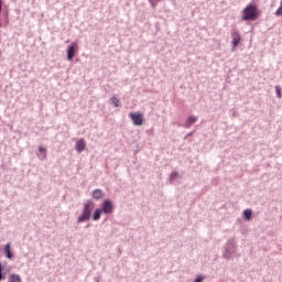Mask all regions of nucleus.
<instances>
[{
	"instance_id": "f257e3e1",
	"label": "nucleus",
	"mask_w": 282,
	"mask_h": 282,
	"mask_svg": "<svg viewBox=\"0 0 282 282\" xmlns=\"http://www.w3.org/2000/svg\"><path fill=\"white\" fill-rule=\"evenodd\" d=\"M241 21H257L261 17L259 7L256 3H249L241 12Z\"/></svg>"
},
{
	"instance_id": "f03ea898",
	"label": "nucleus",
	"mask_w": 282,
	"mask_h": 282,
	"mask_svg": "<svg viewBox=\"0 0 282 282\" xmlns=\"http://www.w3.org/2000/svg\"><path fill=\"white\" fill-rule=\"evenodd\" d=\"M82 214L77 217V224H85L91 219V213L94 212V200L88 199L83 204Z\"/></svg>"
},
{
	"instance_id": "7ed1b4c3",
	"label": "nucleus",
	"mask_w": 282,
	"mask_h": 282,
	"mask_svg": "<svg viewBox=\"0 0 282 282\" xmlns=\"http://www.w3.org/2000/svg\"><path fill=\"white\" fill-rule=\"evenodd\" d=\"M235 254H237V242H235V239H229L225 245L223 257L224 259H232Z\"/></svg>"
},
{
	"instance_id": "20e7f679",
	"label": "nucleus",
	"mask_w": 282,
	"mask_h": 282,
	"mask_svg": "<svg viewBox=\"0 0 282 282\" xmlns=\"http://www.w3.org/2000/svg\"><path fill=\"white\" fill-rule=\"evenodd\" d=\"M129 118L133 122L134 127H142V124H144V115L141 112H130Z\"/></svg>"
},
{
	"instance_id": "39448f33",
	"label": "nucleus",
	"mask_w": 282,
	"mask_h": 282,
	"mask_svg": "<svg viewBox=\"0 0 282 282\" xmlns=\"http://www.w3.org/2000/svg\"><path fill=\"white\" fill-rule=\"evenodd\" d=\"M113 202L109 198H106L102 203H101V208L100 210L105 214V215H111V213H113Z\"/></svg>"
},
{
	"instance_id": "423d86ee",
	"label": "nucleus",
	"mask_w": 282,
	"mask_h": 282,
	"mask_svg": "<svg viewBox=\"0 0 282 282\" xmlns=\"http://www.w3.org/2000/svg\"><path fill=\"white\" fill-rule=\"evenodd\" d=\"M76 52H78V44L77 43H72L68 45L66 50V58L67 61H74V56H76Z\"/></svg>"
},
{
	"instance_id": "0eeeda50",
	"label": "nucleus",
	"mask_w": 282,
	"mask_h": 282,
	"mask_svg": "<svg viewBox=\"0 0 282 282\" xmlns=\"http://www.w3.org/2000/svg\"><path fill=\"white\" fill-rule=\"evenodd\" d=\"M3 254L9 261H14V249H12V242H8L3 248Z\"/></svg>"
},
{
	"instance_id": "6e6552de",
	"label": "nucleus",
	"mask_w": 282,
	"mask_h": 282,
	"mask_svg": "<svg viewBox=\"0 0 282 282\" xmlns=\"http://www.w3.org/2000/svg\"><path fill=\"white\" fill-rule=\"evenodd\" d=\"M87 148V143L85 142V139H80L75 143V149L77 153H83L85 149Z\"/></svg>"
},
{
	"instance_id": "1a4fd4ad",
	"label": "nucleus",
	"mask_w": 282,
	"mask_h": 282,
	"mask_svg": "<svg viewBox=\"0 0 282 282\" xmlns=\"http://www.w3.org/2000/svg\"><path fill=\"white\" fill-rule=\"evenodd\" d=\"M231 37H232V42H231L232 47L234 48L238 47L239 43H241V35H239L238 32H232Z\"/></svg>"
},
{
	"instance_id": "9d476101",
	"label": "nucleus",
	"mask_w": 282,
	"mask_h": 282,
	"mask_svg": "<svg viewBox=\"0 0 282 282\" xmlns=\"http://www.w3.org/2000/svg\"><path fill=\"white\" fill-rule=\"evenodd\" d=\"M93 199H104L105 197V191L97 188L95 191H93Z\"/></svg>"
},
{
	"instance_id": "9b49d317",
	"label": "nucleus",
	"mask_w": 282,
	"mask_h": 282,
	"mask_svg": "<svg viewBox=\"0 0 282 282\" xmlns=\"http://www.w3.org/2000/svg\"><path fill=\"white\" fill-rule=\"evenodd\" d=\"M196 122H197V117L189 116L185 122V129H191V127H193V124H195Z\"/></svg>"
},
{
	"instance_id": "f8f14e48",
	"label": "nucleus",
	"mask_w": 282,
	"mask_h": 282,
	"mask_svg": "<svg viewBox=\"0 0 282 282\" xmlns=\"http://www.w3.org/2000/svg\"><path fill=\"white\" fill-rule=\"evenodd\" d=\"M102 215V209L96 208L95 212L93 213V219L94 221L100 220V216Z\"/></svg>"
},
{
	"instance_id": "ddd939ff",
	"label": "nucleus",
	"mask_w": 282,
	"mask_h": 282,
	"mask_svg": "<svg viewBox=\"0 0 282 282\" xmlns=\"http://www.w3.org/2000/svg\"><path fill=\"white\" fill-rule=\"evenodd\" d=\"M110 102L113 107H122V102L116 96L110 98Z\"/></svg>"
},
{
	"instance_id": "4468645a",
	"label": "nucleus",
	"mask_w": 282,
	"mask_h": 282,
	"mask_svg": "<svg viewBox=\"0 0 282 282\" xmlns=\"http://www.w3.org/2000/svg\"><path fill=\"white\" fill-rule=\"evenodd\" d=\"M243 217L247 219V221H250V219H252V209H245Z\"/></svg>"
},
{
	"instance_id": "2eb2a0df",
	"label": "nucleus",
	"mask_w": 282,
	"mask_h": 282,
	"mask_svg": "<svg viewBox=\"0 0 282 282\" xmlns=\"http://www.w3.org/2000/svg\"><path fill=\"white\" fill-rule=\"evenodd\" d=\"M39 153L41 154V160H45L46 155H47V150L43 147L39 148Z\"/></svg>"
},
{
	"instance_id": "dca6fc26",
	"label": "nucleus",
	"mask_w": 282,
	"mask_h": 282,
	"mask_svg": "<svg viewBox=\"0 0 282 282\" xmlns=\"http://www.w3.org/2000/svg\"><path fill=\"white\" fill-rule=\"evenodd\" d=\"M9 282H21V276L19 274H11L9 276Z\"/></svg>"
},
{
	"instance_id": "f3484780",
	"label": "nucleus",
	"mask_w": 282,
	"mask_h": 282,
	"mask_svg": "<svg viewBox=\"0 0 282 282\" xmlns=\"http://www.w3.org/2000/svg\"><path fill=\"white\" fill-rule=\"evenodd\" d=\"M275 94L278 98H282V88L281 86L276 85L275 86Z\"/></svg>"
},
{
	"instance_id": "a211bd4d",
	"label": "nucleus",
	"mask_w": 282,
	"mask_h": 282,
	"mask_svg": "<svg viewBox=\"0 0 282 282\" xmlns=\"http://www.w3.org/2000/svg\"><path fill=\"white\" fill-rule=\"evenodd\" d=\"M275 17H282V1L280 8L275 11Z\"/></svg>"
},
{
	"instance_id": "6ab92c4d",
	"label": "nucleus",
	"mask_w": 282,
	"mask_h": 282,
	"mask_svg": "<svg viewBox=\"0 0 282 282\" xmlns=\"http://www.w3.org/2000/svg\"><path fill=\"white\" fill-rule=\"evenodd\" d=\"M193 282H204V276L198 275Z\"/></svg>"
},
{
	"instance_id": "aec40b11",
	"label": "nucleus",
	"mask_w": 282,
	"mask_h": 282,
	"mask_svg": "<svg viewBox=\"0 0 282 282\" xmlns=\"http://www.w3.org/2000/svg\"><path fill=\"white\" fill-rule=\"evenodd\" d=\"M192 135H195V131H192V132L187 133V134L184 137V140H187V138H192Z\"/></svg>"
},
{
	"instance_id": "412c9836",
	"label": "nucleus",
	"mask_w": 282,
	"mask_h": 282,
	"mask_svg": "<svg viewBox=\"0 0 282 282\" xmlns=\"http://www.w3.org/2000/svg\"><path fill=\"white\" fill-rule=\"evenodd\" d=\"M156 1H162V0H156ZM149 2L151 3L152 8H156L158 3L153 2V0H149Z\"/></svg>"
},
{
	"instance_id": "4be33fe9",
	"label": "nucleus",
	"mask_w": 282,
	"mask_h": 282,
	"mask_svg": "<svg viewBox=\"0 0 282 282\" xmlns=\"http://www.w3.org/2000/svg\"><path fill=\"white\" fill-rule=\"evenodd\" d=\"M177 176H178L177 172H172V173L170 174V177H177Z\"/></svg>"
},
{
	"instance_id": "5701e85b",
	"label": "nucleus",
	"mask_w": 282,
	"mask_h": 282,
	"mask_svg": "<svg viewBox=\"0 0 282 282\" xmlns=\"http://www.w3.org/2000/svg\"><path fill=\"white\" fill-rule=\"evenodd\" d=\"M6 265H7L6 262H2V263H1V271H2V272H3V270H6Z\"/></svg>"
},
{
	"instance_id": "b1692460",
	"label": "nucleus",
	"mask_w": 282,
	"mask_h": 282,
	"mask_svg": "<svg viewBox=\"0 0 282 282\" xmlns=\"http://www.w3.org/2000/svg\"><path fill=\"white\" fill-rule=\"evenodd\" d=\"M174 180H175V178H170V181H169L170 184H173V181H174Z\"/></svg>"
},
{
	"instance_id": "393cba45",
	"label": "nucleus",
	"mask_w": 282,
	"mask_h": 282,
	"mask_svg": "<svg viewBox=\"0 0 282 282\" xmlns=\"http://www.w3.org/2000/svg\"><path fill=\"white\" fill-rule=\"evenodd\" d=\"M1 279L3 280V279H6V276H3V274L1 275Z\"/></svg>"
}]
</instances>
